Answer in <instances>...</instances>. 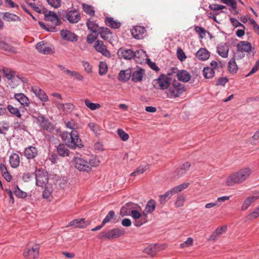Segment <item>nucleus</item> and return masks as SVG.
Here are the masks:
<instances>
[{
  "instance_id": "obj_1",
  "label": "nucleus",
  "mask_w": 259,
  "mask_h": 259,
  "mask_svg": "<svg viewBox=\"0 0 259 259\" xmlns=\"http://www.w3.org/2000/svg\"><path fill=\"white\" fill-rule=\"evenodd\" d=\"M61 137L66 145L71 149L81 148L83 147L77 130L72 131L70 133L64 132L62 133Z\"/></svg>"
},
{
  "instance_id": "obj_2",
  "label": "nucleus",
  "mask_w": 259,
  "mask_h": 259,
  "mask_svg": "<svg viewBox=\"0 0 259 259\" xmlns=\"http://www.w3.org/2000/svg\"><path fill=\"white\" fill-rule=\"evenodd\" d=\"M251 173V170L249 168L241 169L228 177L226 180V185L232 186L236 184L242 183L249 177Z\"/></svg>"
},
{
  "instance_id": "obj_3",
  "label": "nucleus",
  "mask_w": 259,
  "mask_h": 259,
  "mask_svg": "<svg viewBox=\"0 0 259 259\" xmlns=\"http://www.w3.org/2000/svg\"><path fill=\"white\" fill-rule=\"evenodd\" d=\"M185 90V85L174 79L170 82L166 93L168 98H175L180 97Z\"/></svg>"
},
{
  "instance_id": "obj_4",
  "label": "nucleus",
  "mask_w": 259,
  "mask_h": 259,
  "mask_svg": "<svg viewBox=\"0 0 259 259\" xmlns=\"http://www.w3.org/2000/svg\"><path fill=\"white\" fill-rule=\"evenodd\" d=\"M171 80V78L164 74H161L157 79L153 81L152 83L155 88L164 90L168 89Z\"/></svg>"
},
{
  "instance_id": "obj_5",
  "label": "nucleus",
  "mask_w": 259,
  "mask_h": 259,
  "mask_svg": "<svg viewBox=\"0 0 259 259\" xmlns=\"http://www.w3.org/2000/svg\"><path fill=\"white\" fill-rule=\"evenodd\" d=\"M74 167L78 170L81 171L90 172L91 170L90 164H88V162L84 159L75 157L72 160Z\"/></svg>"
},
{
  "instance_id": "obj_6",
  "label": "nucleus",
  "mask_w": 259,
  "mask_h": 259,
  "mask_svg": "<svg viewBox=\"0 0 259 259\" xmlns=\"http://www.w3.org/2000/svg\"><path fill=\"white\" fill-rule=\"evenodd\" d=\"M131 213L133 219L134 220V225L137 227H139L147 222V214L146 213L142 214L138 210L136 209Z\"/></svg>"
},
{
  "instance_id": "obj_7",
  "label": "nucleus",
  "mask_w": 259,
  "mask_h": 259,
  "mask_svg": "<svg viewBox=\"0 0 259 259\" xmlns=\"http://www.w3.org/2000/svg\"><path fill=\"white\" fill-rule=\"evenodd\" d=\"M37 123L41 129L48 132H52L54 130L53 124L42 115H39L36 117Z\"/></svg>"
},
{
  "instance_id": "obj_8",
  "label": "nucleus",
  "mask_w": 259,
  "mask_h": 259,
  "mask_svg": "<svg viewBox=\"0 0 259 259\" xmlns=\"http://www.w3.org/2000/svg\"><path fill=\"white\" fill-rule=\"evenodd\" d=\"M140 206L138 204L133 202L126 203L124 205L122 206L120 210V214L122 217L131 215V213L136 209H138Z\"/></svg>"
},
{
  "instance_id": "obj_9",
  "label": "nucleus",
  "mask_w": 259,
  "mask_h": 259,
  "mask_svg": "<svg viewBox=\"0 0 259 259\" xmlns=\"http://www.w3.org/2000/svg\"><path fill=\"white\" fill-rule=\"evenodd\" d=\"M191 164L189 162H185L181 164L174 172L173 177L178 179L185 175L189 169Z\"/></svg>"
},
{
  "instance_id": "obj_10",
  "label": "nucleus",
  "mask_w": 259,
  "mask_h": 259,
  "mask_svg": "<svg viewBox=\"0 0 259 259\" xmlns=\"http://www.w3.org/2000/svg\"><path fill=\"white\" fill-rule=\"evenodd\" d=\"M124 234V229L122 228H114L107 232V239L113 240L123 236Z\"/></svg>"
},
{
  "instance_id": "obj_11",
  "label": "nucleus",
  "mask_w": 259,
  "mask_h": 259,
  "mask_svg": "<svg viewBox=\"0 0 259 259\" xmlns=\"http://www.w3.org/2000/svg\"><path fill=\"white\" fill-rule=\"evenodd\" d=\"M36 179V185L38 187H42L46 185L48 182V179L45 175L43 171L40 169H36L34 174Z\"/></svg>"
},
{
  "instance_id": "obj_12",
  "label": "nucleus",
  "mask_w": 259,
  "mask_h": 259,
  "mask_svg": "<svg viewBox=\"0 0 259 259\" xmlns=\"http://www.w3.org/2000/svg\"><path fill=\"white\" fill-rule=\"evenodd\" d=\"M39 248L38 246L35 247H27L23 252V255L28 259H35L38 257Z\"/></svg>"
},
{
  "instance_id": "obj_13",
  "label": "nucleus",
  "mask_w": 259,
  "mask_h": 259,
  "mask_svg": "<svg viewBox=\"0 0 259 259\" xmlns=\"http://www.w3.org/2000/svg\"><path fill=\"white\" fill-rule=\"evenodd\" d=\"M66 17L67 20L71 23H76L80 20V15L76 10L68 11L66 14Z\"/></svg>"
},
{
  "instance_id": "obj_14",
  "label": "nucleus",
  "mask_w": 259,
  "mask_h": 259,
  "mask_svg": "<svg viewBox=\"0 0 259 259\" xmlns=\"http://www.w3.org/2000/svg\"><path fill=\"white\" fill-rule=\"evenodd\" d=\"M132 36L137 39H140L143 38L144 34L146 30L144 27L136 26L131 30Z\"/></svg>"
},
{
  "instance_id": "obj_15",
  "label": "nucleus",
  "mask_w": 259,
  "mask_h": 259,
  "mask_svg": "<svg viewBox=\"0 0 259 259\" xmlns=\"http://www.w3.org/2000/svg\"><path fill=\"white\" fill-rule=\"evenodd\" d=\"M94 48L96 51L101 53L105 56H109L110 55V52L107 49L106 46L104 45L102 40H96L94 45Z\"/></svg>"
},
{
  "instance_id": "obj_16",
  "label": "nucleus",
  "mask_w": 259,
  "mask_h": 259,
  "mask_svg": "<svg viewBox=\"0 0 259 259\" xmlns=\"http://www.w3.org/2000/svg\"><path fill=\"white\" fill-rule=\"evenodd\" d=\"M45 20L52 22L55 26L59 25L61 24V21L59 19L57 14L52 11H46L45 14Z\"/></svg>"
},
{
  "instance_id": "obj_17",
  "label": "nucleus",
  "mask_w": 259,
  "mask_h": 259,
  "mask_svg": "<svg viewBox=\"0 0 259 259\" xmlns=\"http://www.w3.org/2000/svg\"><path fill=\"white\" fill-rule=\"evenodd\" d=\"M60 35L64 40L67 41L75 42L78 40V36L75 33L67 30H62Z\"/></svg>"
},
{
  "instance_id": "obj_18",
  "label": "nucleus",
  "mask_w": 259,
  "mask_h": 259,
  "mask_svg": "<svg viewBox=\"0 0 259 259\" xmlns=\"http://www.w3.org/2000/svg\"><path fill=\"white\" fill-rule=\"evenodd\" d=\"M132 80L134 82H141L145 74V70L142 68H138L136 70H131Z\"/></svg>"
},
{
  "instance_id": "obj_19",
  "label": "nucleus",
  "mask_w": 259,
  "mask_h": 259,
  "mask_svg": "<svg viewBox=\"0 0 259 259\" xmlns=\"http://www.w3.org/2000/svg\"><path fill=\"white\" fill-rule=\"evenodd\" d=\"M31 91L42 102H47L48 100V97L42 90L37 86L32 87Z\"/></svg>"
},
{
  "instance_id": "obj_20",
  "label": "nucleus",
  "mask_w": 259,
  "mask_h": 259,
  "mask_svg": "<svg viewBox=\"0 0 259 259\" xmlns=\"http://www.w3.org/2000/svg\"><path fill=\"white\" fill-rule=\"evenodd\" d=\"M38 154V151L35 147L30 146L26 148L24 155L28 159H33L35 158Z\"/></svg>"
},
{
  "instance_id": "obj_21",
  "label": "nucleus",
  "mask_w": 259,
  "mask_h": 259,
  "mask_svg": "<svg viewBox=\"0 0 259 259\" xmlns=\"http://www.w3.org/2000/svg\"><path fill=\"white\" fill-rule=\"evenodd\" d=\"M252 48L251 44L247 41H240L237 45L238 52L249 53Z\"/></svg>"
},
{
  "instance_id": "obj_22",
  "label": "nucleus",
  "mask_w": 259,
  "mask_h": 259,
  "mask_svg": "<svg viewBox=\"0 0 259 259\" xmlns=\"http://www.w3.org/2000/svg\"><path fill=\"white\" fill-rule=\"evenodd\" d=\"M14 98L24 107H28L30 105L29 99L23 93L15 94Z\"/></svg>"
},
{
  "instance_id": "obj_23",
  "label": "nucleus",
  "mask_w": 259,
  "mask_h": 259,
  "mask_svg": "<svg viewBox=\"0 0 259 259\" xmlns=\"http://www.w3.org/2000/svg\"><path fill=\"white\" fill-rule=\"evenodd\" d=\"M227 229V227L226 226L218 227L209 236L208 240L215 241L219 236L226 232Z\"/></svg>"
},
{
  "instance_id": "obj_24",
  "label": "nucleus",
  "mask_w": 259,
  "mask_h": 259,
  "mask_svg": "<svg viewBox=\"0 0 259 259\" xmlns=\"http://www.w3.org/2000/svg\"><path fill=\"white\" fill-rule=\"evenodd\" d=\"M118 54L121 56L124 59L131 60L134 58V51L132 49H126L124 48H120L118 51Z\"/></svg>"
},
{
  "instance_id": "obj_25",
  "label": "nucleus",
  "mask_w": 259,
  "mask_h": 259,
  "mask_svg": "<svg viewBox=\"0 0 259 259\" xmlns=\"http://www.w3.org/2000/svg\"><path fill=\"white\" fill-rule=\"evenodd\" d=\"M229 46L226 43H221L217 47V53L223 58H227L228 56Z\"/></svg>"
},
{
  "instance_id": "obj_26",
  "label": "nucleus",
  "mask_w": 259,
  "mask_h": 259,
  "mask_svg": "<svg viewBox=\"0 0 259 259\" xmlns=\"http://www.w3.org/2000/svg\"><path fill=\"white\" fill-rule=\"evenodd\" d=\"M160 245L150 244L144 248V252L151 256L155 255L160 249Z\"/></svg>"
},
{
  "instance_id": "obj_27",
  "label": "nucleus",
  "mask_w": 259,
  "mask_h": 259,
  "mask_svg": "<svg viewBox=\"0 0 259 259\" xmlns=\"http://www.w3.org/2000/svg\"><path fill=\"white\" fill-rule=\"evenodd\" d=\"M105 24L113 29H118L121 26V23L117 20H115L113 17H107L104 20Z\"/></svg>"
},
{
  "instance_id": "obj_28",
  "label": "nucleus",
  "mask_w": 259,
  "mask_h": 259,
  "mask_svg": "<svg viewBox=\"0 0 259 259\" xmlns=\"http://www.w3.org/2000/svg\"><path fill=\"white\" fill-rule=\"evenodd\" d=\"M74 226L76 228H84L88 226V223L85 222V219H77L71 221L68 225V227Z\"/></svg>"
},
{
  "instance_id": "obj_29",
  "label": "nucleus",
  "mask_w": 259,
  "mask_h": 259,
  "mask_svg": "<svg viewBox=\"0 0 259 259\" xmlns=\"http://www.w3.org/2000/svg\"><path fill=\"white\" fill-rule=\"evenodd\" d=\"M0 50L13 54L17 53V51L16 48L7 43L6 40H0Z\"/></svg>"
},
{
  "instance_id": "obj_30",
  "label": "nucleus",
  "mask_w": 259,
  "mask_h": 259,
  "mask_svg": "<svg viewBox=\"0 0 259 259\" xmlns=\"http://www.w3.org/2000/svg\"><path fill=\"white\" fill-rule=\"evenodd\" d=\"M177 77L179 81H182L184 82H188L191 79V76L186 70H181L177 74Z\"/></svg>"
},
{
  "instance_id": "obj_31",
  "label": "nucleus",
  "mask_w": 259,
  "mask_h": 259,
  "mask_svg": "<svg viewBox=\"0 0 259 259\" xmlns=\"http://www.w3.org/2000/svg\"><path fill=\"white\" fill-rule=\"evenodd\" d=\"M131 69L122 70L119 72L118 79L119 80L126 82L131 77Z\"/></svg>"
},
{
  "instance_id": "obj_32",
  "label": "nucleus",
  "mask_w": 259,
  "mask_h": 259,
  "mask_svg": "<svg viewBox=\"0 0 259 259\" xmlns=\"http://www.w3.org/2000/svg\"><path fill=\"white\" fill-rule=\"evenodd\" d=\"M236 57V55L234 54L233 57L230 60L228 64V71L230 73L232 74L236 73L238 70V66L235 62V58Z\"/></svg>"
},
{
  "instance_id": "obj_33",
  "label": "nucleus",
  "mask_w": 259,
  "mask_h": 259,
  "mask_svg": "<svg viewBox=\"0 0 259 259\" xmlns=\"http://www.w3.org/2000/svg\"><path fill=\"white\" fill-rule=\"evenodd\" d=\"M9 162L12 167L17 168L20 164V157L16 153H13L9 158Z\"/></svg>"
},
{
  "instance_id": "obj_34",
  "label": "nucleus",
  "mask_w": 259,
  "mask_h": 259,
  "mask_svg": "<svg viewBox=\"0 0 259 259\" xmlns=\"http://www.w3.org/2000/svg\"><path fill=\"white\" fill-rule=\"evenodd\" d=\"M196 56L200 60L205 61L209 58L210 55L206 49L201 48L197 52Z\"/></svg>"
},
{
  "instance_id": "obj_35",
  "label": "nucleus",
  "mask_w": 259,
  "mask_h": 259,
  "mask_svg": "<svg viewBox=\"0 0 259 259\" xmlns=\"http://www.w3.org/2000/svg\"><path fill=\"white\" fill-rule=\"evenodd\" d=\"M57 152L62 157L67 156L69 154V150L66 146L63 144H60L57 147Z\"/></svg>"
},
{
  "instance_id": "obj_36",
  "label": "nucleus",
  "mask_w": 259,
  "mask_h": 259,
  "mask_svg": "<svg viewBox=\"0 0 259 259\" xmlns=\"http://www.w3.org/2000/svg\"><path fill=\"white\" fill-rule=\"evenodd\" d=\"M3 18L7 21H19L21 20L19 16L9 12L4 13Z\"/></svg>"
},
{
  "instance_id": "obj_37",
  "label": "nucleus",
  "mask_w": 259,
  "mask_h": 259,
  "mask_svg": "<svg viewBox=\"0 0 259 259\" xmlns=\"http://www.w3.org/2000/svg\"><path fill=\"white\" fill-rule=\"evenodd\" d=\"M99 33L101 37L104 40H108L110 38L112 33L110 29L107 27H100Z\"/></svg>"
},
{
  "instance_id": "obj_38",
  "label": "nucleus",
  "mask_w": 259,
  "mask_h": 259,
  "mask_svg": "<svg viewBox=\"0 0 259 259\" xmlns=\"http://www.w3.org/2000/svg\"><path fill=\"white\" fill-rule=\"evenodd\" d=\"M172 191L170 190L167 191L164 194L159 196V201L161 204H164L174 195Z\"/></svg>"
},
{
  "instance_id": "obj_39",
  "label": "nucleus",
  "mask_w": 259,
  "mask_h": 259,
  "mask_svg": "<svg viewBox=\"0 0 259 259\" xmlns=\"http://www.w3.org/2000/svg\"><path fill=\"white\" fill-rule=\"evenodd\" d=\"M87 25L88 29L93 33H96L100 28L97 23L90 19L88 20Z\"/></svg>"
},
{
  "instance_id": "obj_40",
  "label": "nucleus",
  "mask_w": 259,
  "mask_h": 259,
  "mask_svg": "<svg viewBox=\"0 0 259 259\" xmlns=\"http://www.w3.org/2000/svg\"><path fill=\"white\" fill-rule=\"evenodd\" d=\"M145 53L142 50H136L135 52L134 51V53H135L134 59L138 63H142L144 60L143 57H145Z\"/></svg>"
},
{
  "instance_id": "obj_41",
  "label": "nucleus",
  "mask_w": 259,
  "mask_h": 259,
  "mask_svg": "<svg viewBox=\"0 0 259 259\" xmlns=\"http://www.w3.org/2000/svg\"><path fill=\"white\" fill-rule=\"evenodd\" d=\"M214 74L213 68L210 67H205L203 70V75L205 78H211L214 76Z\"/></svg>"
},
{
  "instance_id": "obj_42",
  "label": "nucleus",
  "mask_w": 259,
  "mask_h": 259,
  "mask_svg": "<svg viewBox=\"0 0 259 259\" xmlns=\"http://www.w3.org/2000/svg\"><path fill=\"white\" fill-rule=\"evenodd\" d=\"M257 198L258 196H254L248 197L247 199L245 200L244 203H243L241 207V209L242 210H246L248 207V206L251 204V203H252L255 200H257Z\"/></svg>"
},
{
  "instance_id": "obj_43",
  "label": "nucleus",
  "mask_w": 259,
  "mask_h": 259,
  "mask_svg": "<svg viewBox=\"0 0 259 259\" xmlns=\"http://www.w3.org/2000/svg\"><path fill=\"white\" fill-rule=\"evenodd\" d=\"M6 109L7 110H8L13 116H15L18 118H20L22 116L20 110L17 108L14 107L12 105H8Z\"/></svg>"
},
{
  "instance_id": "obj_44",
  "label": "nucleus",
  "mask_w": 259,
  "mask_h": 259,
  "mask_svg": "<svg viewBox=\"0 0 259 259\" xmlns=\"http://www.w3.org/2000/svg\"><path fill=\"white\" fill-rule=\"evenodd\" d=\"M156 202L153 199H150L146 205L145 210L147 212L151 213L155 209Z\"/></svg>"
},
{
  "instance_id": "obj_45",
  "label": "nucleus",
  "mask_w": 259,
  "mask_h": 259,
  "mask_svg": "<svg viewBox=\"0 0 259 259\" xmlns=\"http://www.w3.org/2000/svg\"><path fill=\"white\" fill-rule=\"evenodd\" d=\"M149 168L148 164H145V165H141L139 166L134 172L131 173V176H137L138 175L143 174L147 169Z\"/></svg>"
},
{
  "instance_id": "obj_46",
  "label": "nucleus",
  "mask_w": 259,
  "mask_h": 259,
  "mask_svg": "<svg viewBox=\"0 0 259 259\" xmlns=\"http://www.w3.org/2000/svg\"><path fill=\"white\" fill-rule=\"evenodd\" d=\"M190 184L189 183H184L171 188L170 190L172 191L174 194L177 193L178 192H181L182 190L187 188Z\"/></svg>"
},
{
  "instance_id": "obj_47",
  "label": "nucleus",
  "mask_w": 259,
  "mask_h": 259,
  "mask_svg": "<svg viewBox=\"0 0 259 259\" xmlns=\"http://www.w3.org/2000/svg\"><path fill=\"white\" fill-rule=\"evenodd\" d=\"M82 9L84 12L90 15V16H94L95 15V11L94 10V7L91 5H89L86 4H82Z\"/></svg>"
},
{
  "instance_id": "obj_48",
  "label": "nucleus",
  "mask_w": 259,
  "mask_h": 259,
  "mask_svg": "<svg viewBox=\"0 0 259 259\" xmlns=\"http://www.w3.org/2000/svg\"><path fill=\"white\" fill-rule=\"evenodd\" d=\"M13 192L15 195L19 198H25L27 196V193L21 190L18 186L14 188Z\"/></svg>"
},
{
  "instance_id": "obj_49",
  "label": "nucleus",
  "mask_w": 259,
  "mask_h": 259,
  "mask_svg": "<svg viewBox=\"0 0 259 259\" xmlns=\"http://www.w3.org/2000/svg\"><path fill=\"white\" fill-rule=\"evenodd\" d=\"M186 200V198L184 195L180 194L178 196L175 205L177 207H180L184 205V202Z\"/></svg>"
},
{
  "instance_id": "obj_50",
  "label": "nucleus",
  "mask_w": 259,
  "mask_h": 259,
  "mask_svg": "<svg viewBox=\"0 0 259 259\" xmlns=\"http://www.w3.org/2000/svg\"><path fill=\"white\" fill-rule=\"evenodd\" d=\"M84 103L86 106L92 110H95L99 109L101 107L99 104L91 102L89 99H85Z\"/></svg>"
},
{
  "instance_id": "obj_51",
  "label": "nucleus",
  "mask_w": 259,
  "mask_h": 259,
  "mask_svg": "<svg viewBox=\"0 0 259 259\" xmlns=\"http://www.w3.org/2000/svg\"><path fill=\"white\" fill-rule=\"evenodd\" d=\"M3 72L4 73L5 76L9 80L12 79L15 75V72L9 70L7 68H4L3 69Z\"/></svg>"
},
{
  "instance_id": "obj_52",
  "label": "nucleus",
  "mask_w": 259,
  "mask_h": 259,
  "mask_svg": "<svg viewBox=\"0 0 259 259\" xmlns=\"http://www.w3.org/2000/svg\"><path fill=\"white\" fill-rule=\"evenodd\" d=\"M108 71L107 64L104 62H101L99 64V73L100 75H103L106 74Z\"/></svg>"
},
{
  "instance_id": "obj_53",
  "label": "nucleus",
  "mask_w": 259,
  "mask_h": 259,
  "mask_svg": "<svg viewBox=\"0 0 259 259\" xmlns=\"http://www.w3.org/2000/svg\"><path fill=\"white\" fill-rule=\"evenodd\" d=\"M194 30L197 33L199 34V37L201 38H203L205 37L206 31L202 27L199 26H195Z\"/></svg>"
},
{
  "instance_id": "obj_54",
  "label": "nucleus",
  "mask_w": 259,
  "mask_h": 259,
  "mask_svg": "<svg viewBox=\"0 0 259 259\" xmlns=\"http://www.w3.org/2000/svg\"><path fill=\"white\" fill-rule=\"evenodd\" d=\"M117 133L118 136L123 141H126L129 138L128 135L121 128L117 130Z\"/></svg>"
},
{
  "instance_id": "obj_55",
  "label": "nucleus",
  "mask_w": 259,
  "mask_h": 259,
  "mask_svg": "<svg viewBox=\"0 0 259 259\" xmlns=\"http://www.w3.org/2000/svg\"><path fill=\"white\" fill-rule=\"evenodd\" d=\"M115 215V212L113 210L110 211L104 220L102 221L103 225H105L106 224L110 222L112 219L113 218Z\"/></svg>"
},
{
  "instance_id": "obj_56",
  "label": "nucleus",
  "mask_w": 259,
  "mask_h": 259,
  "mask_svg": "<svg viewBox=\"0 0 259 259\" xmlns=\"http://www.w3.org/2000/svg\"><path fill=\"white\" fill-rule=\"evenodd\" d=\"M177 57L181 61H183L184 60H185V59H186L187 57L184 53V52L183 51V50L180 48H179L178 49H177Z\"/></svg>"
},
{
  "instance_id": "obj_57",
  "label": "nucleus",
  "mask_w": 259,
  "mask_h": 259,
  "mask_svg": "<svg viewBox=\"0 0 259 259\" xmlns=\"http://www.w3.org/2000/svg\"><path fill=\"white\" fill-rule=\"evenodd\" d=\"M38 24L41 28L45 29L48 31L54 32L56 31V28L55 26H50L49 25L46 26L41 21L38 22Z\"/></svg>"
},
{
  "instance_id": "obj_58",
  "label": "nucleus",
  "mask_w": 259,
  "mask_h": 259,
  "mask_svg": "<svg viewBox=\"0 0 259 259\" xmlns=\"http://www.w3.org/2000/svg\"><path fill=\"white\" fill-rule=\"evenodd\" d=\"M48 3L54 8H58L61 6V0H47Z\"/></svg>"
},
{
  "instance_id": "obj_59",
  "label": "nucleus",
  "mask_w": 259,
  "mask_h": 259,
  "mask_svg": "<svg viewBox=\"0 0 259 259\" xmlns=\"http://www.w3.org/2000/svg\"><path fill=\"white\" fill-rule=\"evenodd\" d=\"M222 3L230 6L232 9H235L237 8V3L234 0H222Z\"/></svg>"
},
{
  "instance_id": "obj_60",
  "label": "nucleus",
  "mask_w": 259,
  "mask_h": 259,
  "mask_svg": "<svg viewBox=\"0 0 259 259\" xmlns=\"http://www.w3.org/2000/svg\"><path fill=\"white\" fill-rule=\"evenodd\" d=\"M56 66L64 73L71 76L73 73L74 71L70 70L67 69L65 66L60 64H57Z\"/></svg>"
},
{
  "instance_id": "obj_61",
  "label": "nucleus",
  "mask_w": 259,
  "mask_h": 259,
  "mask_svg": "<svg viewBox=\"0 0 259 259\" xmlns=\"http://www.w3.org/2000/svg\"><path fill=\"white\" fill-rule=\"evenodd\" d=\"M228 81L229 79L227 77H220L217 80L215 85L217 86H225Z\"/></svg>"
},
{
  "instance_id": "obj_62",
  "label": "nucleus",
  "mask_w": 259,
  "mask_h": 259,
  "mask_svg": "<svg viewBox=\"0 0 259 259\" xmlns=\"http://www.w3.org/2000/svg\"><path fill=\"white\" fill-rule=\"evenodd\" d=\"M82 65L85 72L88 73H91L92 72V67L88 62L82 61Z\"/></svg>"
},
{
  "instance_id": "obj_63",
  "label": "nucleus",
  "mask_w": 259,
  "mask_h": 259,
  "mask_svg": "<svg viewBox=\"0 0 259 259\" xmlns=\"http://www.w3.org/2000/svg\"><path fill=\"white\" fill-rule=\"evenodd\" d=\"M6 125V122L4 121L0 122V134L5 135L6 132L9 130V127Z\"/></svg>"
},
{
  "instance_id": "obj_64",
  "label": "nucleus",
  "mask_w": 259,
  "mask_h": 259,
  "mask_svg": "<svg viewBox=\"0 0 259 259\" xmlns=\"http://www.w3.org/2000/svg\"><path fill=\"white\" fill-rule=\"evenodd\" d=\"M66 126L68 128L71 129L72 131H74L76 130L77 125L74 120H72L66 123Z\"/></svg>"
}]
</instances>
